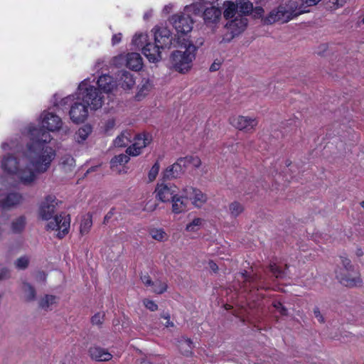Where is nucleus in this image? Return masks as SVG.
I'll return each instance as SVG.
<instances>
[{
  "label": "nucleus",
  "instance_id": "nucleus-1",
  "mask_svg": "<svg viewBox=\"0 0 364 364\" xmlns=\"http://www.w3.org/2000/svg\"><path fill=\"white\" fill-rule=\"evenodd\" d=\"M41 127H30V142L27 144L25 157L38 172H46L55 157V151L48 144L51 141L50 132L59 130L63 124L60 117L53 112L44 111Z\"/></svg>",
  "mask_w": 364,
  "mask_h": 364
},
{
  "label": "nucleus",
  "instance_id": "nucleus-2",
  "mask_svg": "<svg viewBox=\"0 0 364 364\" xmlns=\"http://www.w3.org/2000/svg\"><path fill=\"white\" fill-rule=\"evenodd\" d=\"M321 0H289L284 4L279 5L264 17L262 21L264 24H272L280 21L287 23L292 18L306 12L308 7L316 6Z\"/></svg>",
  "mask_w": 364,
  "mask_h": 364
},
{
  "label": "nucleus",
  "instance_id": "nucleus-3",
  "mask_svg": "<svg viewBox=\"0 0 364 364\" xmlns=\"http://www.w3.org/2000/svg\"><path fill=\"white\" fill-rule=\"evenodd\" d=\"M1 167L4 172L16 176L18 181L25 186L32 185L37 178L36 173H43L36 171L34 167L32 170L28 164L24 166L23 159L21 161L10 154L3 156Z\"/></svg>",
  "mask_w": 364,
  "mask_h": 364
},
{
  "label": "nucleus",
  "instance_id": "nucleus-4",
  "mask_svg": "<svg viewBox=\"0 0 364 364\" xmlns=\"http://www.w3.org/2000/svg\"><path fill=\"white\" fill-rule=\"evenodd\" d=\"M196 47L189 43L185 50H175L171 53V63L173 68L178 72L184 73L192 67L193 60L196 58Z\"/></svg>",
  "mask_w": 364,
  "mask_h": 364
},
{
  "label": "nucleus",
  "instance_id": "nucleus-5",
  "mask_svg": "<svg viewBox=\"0 0 364 364\" xmlns=\"http://www.w3.org/2000/svg\"><path fill=\"white\" fill-rule=\"evenodd\" d=\"M70 105L69 115L73 122L79 124L84 122L88 117V106L77 95L68 96L61 100L60 105L54 102L55 106Z\"/></svg>",
  "mask_w": 364,
  "mask_h": 364
},
{
  "label": "nucleus",
  "instance_id": "nucleus-6",
  "mask_svg": "<svg viewBox=\"0 0 364 364\" xmlns=\"http://www.w3.org/2000/svg\"><path fill=\"white\" fill-rule=\"evenodd\" d=\"M77 95L88 107L93 109L100 108L103 103L102 92L93 85H88V79L84 80L78 86Z\"/></svg>",
  "mask_w": 364,
  "mask_h": 364
},
{
  "label": "nucleus",
  "instance_id": "nucleus-7",
  "mask_svg": "<svg viewBox=\"0 0 364 364\" xmlns=\"http://www.w3.org/2000/svg\"><path fill=\"white\" fill-rule=\"evenodd\" d=\"M341 261L346 272H343V269L336 271V278L339 280L340 283L346 287H357L360 286L362 280L359 277H353L351 273L353 272V267L351 264V261L344 257L341 256Z\"/></svg>",
  "mask_w": 364,
  "mask_h": 364
},
{
  "label": "nucleus",
  "instance_id": "nucleus-8",
  "mask_svg": "<svg viewBox=\"0 0 364 364\" xmlns=\"http://www.w3.org/2000/svg\"><path fill=\"white\" fill-rule=\"evenodd\" d=\"M48 221V223L46 225V230L58 231L57 233V237L58 238L61 239L68 233L70 223L69 215H66L65 213L55 215L52 217V219Z\"/></svg>",
  "mask_w": 364,
  "mask_h": 364
},
{
  "label": "nucleus",
  "instance_id": "nucleus-9",
  "mask_svg": "<svg viewBox=\"0 0 364 364\" xmlns=\"http://www.w3.org/2000/svg\"><path fill=\"white\" fill-rule=\"evenodd\" d=\"M248 21L247 18L237 14L235 18L230 20L225 25V27L230 33H228L225 36L223 39V41H230L233 38L240 34L243 32L247 27Z\"/></svg>",
  "mask_w": 364,
  "mask_h": 364
},
{
  "label": "nucleus",
  "instance_id": "nucleus-10",
  "mask_svg": "<svg viewBox=\"0 0 364 364\" xmlns=\"http://www.w3.org/2000/svg\"><path fill=\"white\" fill-rule=\"evenodd\" d=\"M170 21L178 33L186 34L193 28V21L185 12L173 15Z\"/></svg>",
  "mask_w": 364,
  "mask_h": 364
},
{
  "label": "nucleus",
  "instance_id": "nucleus-11",
  "mask_svg": "<svg viewBox=\"0 0 364 364\" xmlns=\"http://www.w3.org/2000/svg\"><path fill=\"white\" fill-rule=\"evenodd\" d=\"M58 205V200L54 196H48L42 202L40 209L39 215L44 220L52 219L56 210V206Z\"/></svg>",
  "mask_w": 364,
  "mask_h": 364
},
{
  "label": "nucleus",
  "instance_id": "nucleus-12",
  "mask_svg": "<svg viewBox=\"0 0 364 364\" xmlns=\"http://www.w3.org/2000/svg\"><path fill=\"white\" fill-rule=\"evenodd\" d=\"M155 193L156 197L161 202L171 201L174 196L177 194V187L173 184L161 183L158 184Z\"/></svg>",
  "mask_w": 364,
  "mask_h": 364
},
{
  "label": "nucleus",
  "instance_id": "nucleus-13",
  "mask_svg": "<svg viewBox=\"0 0 364 364\" xmlns=\"http://www.w3.org/2000/svg\"><path fill=\"white\" fill-rule=\"evenodd\" d=\"M154 42L162 50L170 48L172 44V36L171 32L166 28H154Z\"/></svg>",
  "mask_w": 364,
  "mask_h": 364
},
{
  "label": "nucleus",
  "instance_id": "nucleus-14",
  "mask_svg": "<svg viewBox=\"0 0 364 364\" xmlns=\"http://www.w3.org/2000/svg\"><path fill=\"white\" fill-rule=\"evenodd\" d=\"M231 124L239 130L250 132L253 130L258 124L256 118L237 116L230 119Z\"/></svg>",
  "mask_w": 364,
  "mask_h": 364
},
{
  "label": "nucleus",
  "instance_id": "nucleus-15",
  "mask_svg": "<svg viewBox=\"0 0 364 364\" xmlns=\"http://www.w3.org/2000/svg\"><path fill=\"white\" fill-rule=\"evenodd\" d=\"M118 60L126 61V65L131 70L137 71L142 68V58L137 53H130L126 55H119L114 57V62L117 63Z\"/></svg>",
  "mask_w": 364,
  "mask_h": 364
},
{
  "label": "nucleus",
  "instance_id": "nucleus-16",
  "mask_svg": "<svg viewBox=\"0 0 364 364\" xmlns=\"http://www.w3.org/2000/svg\"><path fill=\"white\" fill-rule=\"evenodd\" d=\"M188 199L191 200L193 204L198 208L201 207L206 201L207 196L200 190L193 187H187L183 190Z\"/></svg>",
  "mask_w": 364,
  "mask_h": 364
},
{
  "label": "nucleus",
  "instance_id": "nucleus-17",
  "mask_svg": "<svg viewBox=\"0 0 364 364\" xmlns=\"http://www.w3.org/2000/svg\"><path fill=\"white\" fill-rule=\"evenodd\" d=\"M161 50L159 46L154 43H147L142 48V53L148 58L150 62H158L161 59Z\"/></svg>",
  "mask_w": 364,
  "mask_h": 364
},
{
  "label": "nucleus",
  "instance_id": "nucleus-18",
  "mask_svg": "<svg viewBox=\"0 0 364 364\" xmlns=\"http://www.w3.org/2000/svg\"><path fill=\"white\" fill-rule=\"evenodd\" d=\"M23 201V196L21 193L18 192H11L1 200V205L3 208L9 209L20 205Z\"/></svg>",
  "mask_w": 364,
  "mask_h": 364
},
{
  "label": "nucleus",
  "instance_id": "nucleus-19",
  "mask_svg": "<svg viewBox=\"0 0 364 364\" xmlns=\"http://www.w3.org/2000/svg\"><path fill=\"white\" fill-rule=\"evenodd\" d=\"M172 202V211L176 214L185 212L187 210L189 200L186 196V193L182 196L176 194L174 198L171 200Z\"/></svg>",
  "mask_w": 364,
  "mask_h": 364
},
{
  "label": "nucleus",
  "instance_id": "nucleus-20",
  "mask_svg": "<svg viewBox=\"0 0 364 364\" xmlns=\"http://www.w3.org/2000/svg\"><path fill=\"white\" fill-rule=\"evenodd\" d=\"M89 353L92 359L99 362L108 361L112 358V355L107 350L98 346L90 347Z\"/></svg>",
  "mask_w": 364,
  "mask_h": 364
},
{
  "label": "nucleus",
  "instance_id": "nucleus-21",
  "mask_svg": "<svg viewBox=\"0 0 364 364\" xmlns=\"http://www.w3.org/2000/svg\"><path fill=\"white\" fill-rule=\"evenodd\" d=\"M97 84L99 87V90L102 92L108 93L112 91L115 87L116 83L113 80V77L109 75H102L99 77Z\"/></svg>",
  "mask_w": 364,
  "mask_h": 364
},
{
  "label": "nucleus",
  "instance_id": "nucleus-22",
  "mask_svg": "<svg viewBox=\"0 0 364 364\" xmlns=\"http://www.w3.org/2000/svg\"><path fill=\"white\" fill-rule=\"evenodd\" d=\"M184 171L180 164L176 161L173 164L167 167L163 172V178L164 180H171L179 177Z\"/></svg>",
  "mask_w": 364,
  "mask_h": 364
},
{
  "label": "nucleus",
  "instance_id": "nucleus-23",
  "mask_svg": "<svg viewBox=\"0 0 364 364\" xmlns=\"http://www.w3.org/2000/svg\"><path fill=\"white\" fill-rule=\"evenodd\" d=\"M205 23H214L218 21L221 16V11L215 6L207 8L203 13Z\"/></svg>",
  "mask_w": 364,
  "mask_h": 364
},
{
  "label": "nucleus",
  "instance_id": "nucleus-24",
  "mask_svg": "<svg viewBox=\"0 0 364 364\" xmlns=\"http://www.w3.org/2000/svg\"><path fill=\"white\" fill-rule=\"evenodd\" d=\"M118 77L119 85L124 89H131L135 83L132 75L129 71L121 70Z\"/></svg>",
  "mask_w": 364,
  "mask_h": 364
},
{
  "label": "nucleus",
  "instance_id": "nucleus-25",
  "mask_svg": "<svg viewBox=\"0 0 364 364\" xmlns=\"http://www.w3.org/2000/svg\"><path fill=\"white\" fill-rule=\"evenodd\" d=\"M238 14L245 16L253 10V4L249 0H236Z\"/></svg>",
  "mask_w": 364,
  "mask_h": 364
},
{
  "label": "nucleus",
  "instance_id": "nucleus-26",
  "mask_svg": "<svg viewBox=\"0 0 364 364\" xmlns=\"http://www.w3.org/2000/svg\"><path fill=\"white\" fill-rule=\"evenodd\" d=\"M193 343L190 338H183L178 341V348L181 353L186 356L192 355Z\"/></svg>",
  "mask_w": 364,
  "mask_h": 364
},
{
  "label": "nucleus",
  "instance_id": "nucleus-27",
  "mask_svg": "<svg viewBox=\"0 0 364 364\" xmlns=\"http://www.w3.org/2000/svg\"><path fill=\"white\" fill-rule=\"evenodd\" d=\"M26 223V217L21 215L14 219L11 224V229L13 233H21L25 228Z\"/></svg>",
  "mask_w": 364,
  "mask_h": 364
},
{
  "label": "nucleus",
  "instance_id": "nucleus-28",
  "mask_svg": "<svg viewBox=\"0 0 364 364\" xmlns=\"http://www.w3.org/2000/svg\"><path fill=\"white\" fill-rule=\"evenodd\" d=\"M92 128L90 124H85L80 127L75 134V139L78 143H82L92 133Z\"/></svg>",
  "mask_w": 364,
  "mask_h": 364
},
{
  "label": "nucleus",
  "instance_id": "nucleus-29",
  "mask_svg": "<svg viewBox=\"0 0 364 364\" xmlns=\"http://www.w3.org/2000/svg\"><path fill=\"white\" fill-rule=\"evenodd\" d=\"M58 298L55 296L46 294L43 298H41L38 302L39 307L42 309L48 311L50 309V307L56 304Z\"/></svg>",
  "mask_w": 364,
  "mask_h": 364
},
{
  "label": "nucleus",
  "instance_id": "nucleus-30",
  "mask_svg": "<svg viewBox=\"0 0 364 364\" xmlns=\"http://www.w3.org/2000/svg\"><path fill=\"white\" fill-rule=\"evenodd\" d=\"M224 6L225 7L223 15L226 19L235 18L237 15V8L235 3L231 1H225Z\"/></svg>",
  "mask_w": 364,
  "mask_h": 364
},
{
  "label": "nucleus",
  "instance_id": "nucleus-31",
  "mask_svg": "<svg viewBox=\"0 0 364 364\" xmlns=\"http://www.w3.org/2000/svg\"><path fill=\"white\" fill-rule=\"evenodd\" d=\"M22 289L25 294L27 301H33L36 298V291L35 288L28 282H23Z\"/></svg>",
  "mask_w": 364,
  "mask_h": 364
},
{
  "label": "nucleus",
  "instance_id": "nucleus-32",
  "mask_svg": "<svg viewBox=\"0 0 364 364\" xmlns=\"http://www.w3.org/2000/svg\"><path fill=\"white\" fill-rule=\"evenodd\" d=\"M151 141V136L149 134H140L135 138L134 146L140 149L146 147Z\"/></svg>",
  "mask_w": 364,
  "mask_h": 364
},
{
  "label": "nucleus",
  "instance_id": "nucleus-33",
  "mask_svg": "<svg viewBox=\"0 0 364 364\" xmlns=\"http://www.w3.org/2000/svg\"><path fill=\"white\" fill-rule=\"evenodd\" d=\"M229 213L232 218H237L244 210L243 205L237 201H233L229 204Z\"/></svg>",
  "mask_w": 364,
  "mask_h": 364
},
{
  "label": "nucleus",
  "instance_id": "nucleus-34",
  "mask_svg": "<svg viewBox=\"0 0 364 364\" xmlns=\"http://www.w3.org/2000/svg\"><path fill=\"white\" fill-rule=\"evenodd\" d=\"M151 287H152V291L158 294L164 293L168 288L167 284L161 280L154 282V284Z\"/></svg>",
  "mask_w": 364,
  "mask_h": 364
},
{
  "label": "nucleus",
  "instance_id": "nucleus-35",
  "mask_svg": "<svg viewBox=\"0 0 364 364\" xmlns=\"http://www.w3.org/2000/svg\"><path fill=\"white\" fill-rule=\"evenodd\" d=\"M129 159L128 154H121L115 156L111 159V164L112 166L125 164L129 161Z\"/></svg>",
  "mask_w": 364,
  "mask_h": 364
},
{
  "label": "nucleus",
  "instance_id": "nucleus-36",
  "mask_svg": "<svg viewBox=\"0 0 364 364\" xmlns=\"http://www.w3.org/2000/svg\"><path fill=\"white\" fill-rule=\"evenodd\" d=\"M92 221L91 216L87 215V217H85L80 223V233L82 235L86 234L90 230V228L92 227Z\"/></svg>",
  "mask_w": 364,
  "mask_h": 364
},
{
  "label": "nucleus",
  "instance_id": "nucleus-37",
  "mask_svg": "<svg viewBox=\"0 0 364 364\" xmlns=\"http://www.w3.org/2000/svg\"><path fill=\"white\" fill-rule=\"evenodd\" d=\"M202 9V5L200 4H192L185 7L184 12L189 16L191 13L197 16L201 13Z\"/></svg>",
  "mask_w": 364,
  "mask_h": 364
},
{
  "label": "nucleus",
  "instance_id": "nucleus-38",
  "mask_svg": "<svg viewBox=\"0 0 364 364\" xmlns=\"http://www.w3.org/2000/svg\"><path fill=\"white\" fill-rule=\"evenodd\" d=\"M29 257L28 256H22L19 258H18L15 262H14V265L16 267V269H20V270H23V269H26L28 267V264H29Z\"/></svg>",
  "mask_w": 364,
  "mask_h": 364
},
{
  "label": "nucleus",
  "instance_id": "nucleus-39",
  "mask_svg": "<svg viewBox=\"0 0 364 364\" xmlns=\"http://www.w3.org/2000/svg\"><path fill=\"white\" fill-rule=\"evenodd\" d=\"M241 276L245 282L252 284L255 286L257 285V281L260 279V277L257 276V274L250 275L247 271L241 273Z\"/></svg>",
  "mask_w": 364,
  "mask_h": 364
},
{
  "label": "nucleus",
  "instance_id": "nucleus-40",
  "mask_svg": "<svg viewBox=\"0 0 364 364\" xmlns=\"http://www.w3.org/2000/svg\"><path fill=\"white\" fill-rule=\"evenodd\" d=\"M269 271L277 278H283L286 277L287 272L285 270H282L279 267L275 264H270Z\"/></svg>",
  "mask_w": 364,
  "mask_h": 364
},
{
  "label": "nucleus",
  "instance_id": "nucleus-41",
  "mask_svg": "<svg viewBox=\"0 0 364 364\" xmlns=\"http://www.w3.org/2000/svg\"><path fill=\"white\" fill-rule=\"evenodd\" d=\"M202 224V220L199 218H195L193 221L186 225V230L188 232H196Z\"/></svg>",
  "mask_w": 364,
  "mask_h": 364
},
{
  "label": "nucleus",
  "instance_id": "nucleus-42",
  "mask_svg": "<svg viewBox=\"0 0 364 364\" xmlns=\"http://www.w3.org/2000/svg\"><path fill=\"white\" fill-rule=\"evenodd\" d=\"M150 234L152 238L158 241H163L166 236V232L162 229L151 230Z\"/></svg>",
  "mask_w": 364,
  "mask_h": 364
},
{
  "label": "nucleus",
  "instance_id": "nucleus-43",
  "mask_svg": "<svg viewBox=\"0 0 364 364\" xmlns=\"http://www.w3.org/2000/svg\"><path fill=\"white\" fill-rule=\"evenodd\" d=\"M159 168H160V164L158 161H156L152 166V167L151 168V169L149 172L148 177H149V181L151 182L156 179V178L159 173Z\"/></svg>",
  "mask_w": 364,
  "mask_h": 364
},
{
  "label": "nucleus",
  "instance_id": "nucleus-44",
  "mask_svg": "<svg viewBox=\"0 0 364 364\" xmlns=\"http://www.w3.org/2000/svg\"><path fill=\"white\" fill-rule=\"evenodd\" d=\"M151 87V85L149 82V81L146 80V82L139 87V92L136 95V97L139 99L140 97L145 96L150 90Z\"/></svg>",
  "mask_w": 364,
  "mask_h": 364
},
{
  "label": "nucleus",
  "instance_id": "nucleus-45",
  "mask_svg": "<svg viewBox=\"0 0 364 364\" xmlns=\"http://www.w3.org/2000/svg\"><path fill=\"white\" fill-rule=\"evenodd\" d=\"M115 126V120L113 118L108 119L103 125L104 131L107 134H111V132L113 130Z\"/></svg>",
  "mask_w": 364,
  "mask_h": 364
},
{
  "label": "nucleus",
  "instance_id": "nucleus-46",
  "mask_svg": "<svg viewBox=\"0 0 364 364\" xmlns=\"http://www.w3.org/2000/svg\"><path fill=\"white\" fill-rule=\"evenodd\" d=\"M18 143L16 141L11 140L10 143L5 141L2 143L1 148L4 151H16Z\"/></svg>",
  "mask_w": 364,
  "mask_h": 364
},
{
  "label": "nucleus",
  "instance_id": "nucleus-47",
  "mask_svg": "<svg viewBox=\"0 0 364 364\" xmlns=\"http://www.w3.org/2000/svg\"><path fill=\"white\" fill-rule=\"evenodd\" d=\"M11 277L10 270L3 266H0V282Z\"/></svg>",
  "mask_w": 364,
  "mask_h": 364
},
{
  "label": "nucleus",
  "instance_id": "nucleus-48",
  "mask_svg": "<svg viewBox=\"0 0 364 364\" xmlns=\"http://www.w3.org/2000/svg\"><path fill=\"white\" fill-rule=\"evenodd\" d=\"M141 152V149L138 148L136 146H134L133 144L132 146H129L127 150L126 153L129 156H136L139 155Z\"/></svg>",
  "mask_w": 364,
  "mask_h": 364
},
{
  "label": "nucleus",
  "instance_id": "nucleus-49",
  "mask_svg": "<svg viewBox=\"0 0 364 364\" xmlns=\"http://www.w3.org/2000/svg\"><path fill=\"white\" fill-rule=\"evenodd\" d=\"M272 305L282 316L288 315L287 309L280 301H274Z\"/></svg>",
  "mask_w": 364,
  "mask_h": 364
},
{
  "label": "nucleus",
  "instance_id": "nucleus-50",
  "mask_svg": "<svg viewBox=\"0 0 364 364\" xmlns=\"http://www.w3.org/2000/svg\"><path fill=\"white\" fill-rule=\"evenodd\" d=\"M127 141H128L127 138L126 136H124V135H122V136H117L114 139V143L116 146L122 147V146H125L127 145Z\"/></svg>",
  "mask_w": 364,
  "mask_h": 364
},
{
  "label": "nucleus",
  "instance_id": "nucleus-51",
  "mask_svg": "<svg viewBox=\"0 0 364 364\" xmlns=\"http://www.w3.org/2000/svg\"><path fill=\"white\" fill-rule=\"evenodd\" d=\"M105 315L100 313L95 314L91 318V322L94 325H100L104 321Z\"/></svg>",
  "mask_w": 364,
  "mask_h": 364
},
{
  "label": "nucleus",
  "instance_id": "nucleus-52",
  "mask_svg": "<svg viewBox=\"0 0 364 364\" xmlns=\"http://www.w3.org/2000/svg\"><path fill=\"white\" fill-rule=\"evenodd\" d=\"M189 159L190 156H187L185 157H181L177 159L178 162L180 164L184 171L186 168L191 165V161H189Z\"/></svg>",
  "mask_w": 364,
  "mask_h": 364
},
{
  "label": "nucleus",
  "instance_id": "nucleus-53",
  "mask_svg": "<svg viewBox=\"0 0 364 364\" xmlns=\"http://www.w3.org/2000/svg\"><path fill=\"white\" fill-rule=\"evenodd\" d=\"M144 304L146 309L151 311H155L158 309V305L154 301L145 299Z\"/></svg>",
  "mask_w": 364,
  "mask_h": 364
},
{
  "label": "nucleus",
  "instance_id": "nucleus-54",
  "mask_svg": "<svg viewBox=\"0 0 364 364\" xmlns=\"http://www.w3.org/2000/svg\"><path fill=\"white\" fill-rule=\"evenodd\" d=\"M146 36L143 34H135L133 39L132 43L139 46L140 43H142L141 39L146 40Z\"/></svg>",
  "mask_w": 364,
  "mask_h": 364
},
{
  "label": "nucleus",
  "instance_id": "nucleus-55",
  "mask_svg": "<svg viewBox=\"0 0 364 364\" xmlns=\"http://www.w3.org/2000/svg\"><path fill=\"white\" fill-rule=\"evenodd\" d=\"M141 280L146 287H151L152 284H154V282L147 274L141 275Z\"/></svg>",
  "mask_w": 364,
  "mask_h": 364
},
{
  "label": "nucleus",
  "instance_id": "nucleus-56",
  "mask_svg": "<svg viewBox=\"0 0 364 364\" xmlns=\"http://www.w3.org/2000/svg\"><path fill=\"white\" fill-rule=\"evenodd\" d=\"M189 161H191V165L195 168H198L201 164V161L198 156H190Z\"/></svg>",
  "mask_w": 364,
  "mask_h": 364
},
{
  "label": "nucleus",
  "instance_id": "nucleus-57",
  "mask_svg": "<svg viewBox=\"0 0 364 364\" xmlns=\"http://www.w3.org/2000/svg\"><path fill=\"white\" fill-rule=\"evenodd\" d=\"M314 316L317 318V320L320 322V323H323L324 322V318L323 317L318 307H315L314 309Z\"/></svg>",
  "mask_w": 364,
  "mask_h": 364
},
{
  "label": "nucleus",
  "instance_id": "nucleus-58",
  "mask_svg": "<svg viewBox=\"0 0 364 364\" xmlns=\"http://www.w3.org/2000/svg\"><path fill=\"white\" fill-rule=\"evenodd\" d=\"M122 40V33H118L116 34H114L112 38V44L113 46H115L121 42Z\"/></svg>",
  "mask_w": 364,
  "mask_h": 364
},
{
  "label": "nucleus",
  "instance_id": "nucleus-59",
  "mask_svg": "<svg viewBox=\"0 0 364 364\" xmlns=\"http://www.w3.org/2000/svg\"><path fill=\"white\" fill-rule=\"evenodd\" d=\"M114 210L115 209L114 208H112L107 214L105 216L104 218V221H103V223L104 224H107L109 223V220L112 218V217L113 216V215L114 214Z\"/></svg>",
  "mask_w": 364,
  "mask_h": 364
},
{
  "label": "nucleus",
  "instance_id": "nucleus-60",
  "mask_svg": "<svg viewBox=\"0 0 364 364\" xmlns=\"http://www.w3.org/2000/svg\"><path fill=\"white\" fill-rule=\"evenodd\" d=\"M328 1L334 6H336V7L342 6L346 2V0H328Z\"/></svg>",
  "mask_w": 364,
  "mask_h": 364
},
{
  "label": "nucleus",
  "instance_id": "nucleus-61",
  "mask_svg": "<svg viewBox=\"0 0 364 364\" xmlns=\"http://www.w3.org/2000/svg\"><path fill=\"white\" fill-rule=\"evenodd\" d=\"M137 364H153L149 360L146 358H141L136 360Z\"/></svg>",
  "mask_w": 364,
  "mask_h": 364
},
{
  "label": "nucleus",
  "instance_id": "nucleus-62",
  "mask_svg": "<svg viewBox=\"0 0 364 364\" xmlns=\"http://www.w3.org/2000/svg\"><path fill=\"white\" fill-rule=\"evenodd\" d=\"M220 63H213L210 67V71L211 72H214V71H216L218 70H219L220 68Z\"/></svg>",
  "mask_w": 364,
  "mask_h": 364
},
{
  "label": "nucleus",
  "instance_id": "nucleus-63",
  "mask_svg": "<svg viewBox=\"0 0 364 364\" xmlns=\"http://www.w3.org/2000/svg\"><path fill=\"white\" fill-rule=\"evenodd\" d=\"M209 267H210V269H211L212 271H213L214 272H217V270L218 269V267L217 264H216V263H215V262H213V261H210V262H209Z\"/></svg>",
  "mask_w": 364,
  "mask_h": 364
},
{
  "label": "nucleus",
  "instance_id": "nucleus-64",
  "mask_svg": "<svg viewBox=\"0 0 364 364\" xmlns=\"http://www.w3.org/2000/svg\"><path fill=\"white\" fill-rule=\"evenodd\" d=\"M75 161L73 157H68L66 160V163L68 164L70 166H73Z\"/></svg>",
  "mask_w": 364,
  "mask_h": 364
}]
</instances>
